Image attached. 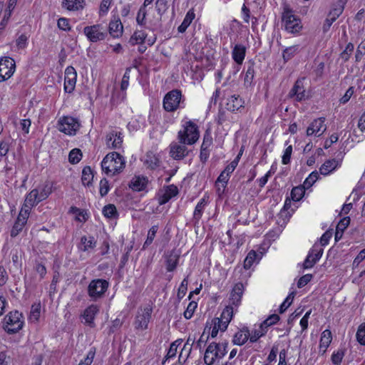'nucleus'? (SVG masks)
Listing matches in <instances>:
<instances>
[{
    "label": "nucleus",
    "mask_w": 365,
    "mask_h": 365,
    "mask_svg": "<svg viewBox=\"0 0 365 365\" xmlns=\"http://www.w3.org/2000/svg\"><path fill=\"white\" fill-rule=\"evenodd\" d=\"M124 158L117 152H112L106 155L101 163L102 170L107 175L120 173L125 168Z\"/></svg>",
    "instance_id": "nucleus-1"
},
{
    "label": "nucleus",
    "mask_w": 365,
    "mask_h": 365,
    "mask_svg": "<svg viewBox=\"0 0 365 365\" xmlns=\"http://www.w3.org/2000/svg\"><path fill=\"white\" fill-rule=\"evenodd\" d=\"M200 137L197 125L191 120L185 121L182 124V130L178 132L180 143L187 145L195 143Z\"/></svg>",
    "instance_id": "nucleus-2"
},
{
    "label": "nucleus",
    "mask_w": 365,
    "mask_h": 365,
    "mask_svg": "<svg viewBox=\"0 0 365 365\" xmlns=\"http://www.w3.org/2000/svg\"><path fill=\"white\" fill-rule=\"evenodd\" d=\"M227 344H217L211 343L207 346L204 361L207 365H212L215 363L216 359H222L227 354Z\"/></svg>",
    "instance_id": "nucleus-3"
},
{
    "label": "nucleus",
    "mask_w": 365,
    "mask_h": 365,
    "mask_svg": "<svg viewBox=\"0 0 365 365\" xmlns=\"http://www.w3.org/2000/svg\"><path fill=\"white\" fill-rule=\"evenodd\" d=\"M4 329L8 334H15L21 330L24 325L22 314L18 311L10 312L4 317Z\"/></svg>",
    "instance_id": "nucleus-4"
},
{
    "label": "nucleus",
    "mask_w": 365,
    "mask_h": 365,
    "mask_svg": "<svg viewBox=\"0 0 365 365\" xmlns=\"http://www.w3.org/2000/svg\"><path fill=\"white\" fill-rule=\"evenodd\" d=\"M108 288V282L102 279L92 280L88 287V294L93 301L103 297Z\"/></svg>",
    "instance_id": "nucleus-5"
},
{
    "label": "nucleus",
    "mask_w": 365,
    "mask_h": 365,
    "mask_svg": "<svg viewBox=\"0 0 365 365\" xmlns=\"http://www.w3.org/2000/svg\"><path fill=\"white\" fill-rule=\"evenodd\" d=\"M282 21L287 31L292 34L298 33L302 28L299 19L292 14V11L284 8L282 14Z\"/></svg>",
    "instance_id": "nucleus-6"
},
{
    "label": "nucleus",
    "mask_w": 365,
    "mask_h": 365,
    "mask_svg": "<svg viewBox=\"0 0 365 365\" xmlns=\"http://www.w3.org/2000/svg\"><path fill=\"white\" fill-rule=\"evenodd\" d=\"M182 94L178 90H173L168 92L163 98V108L166 111L173 112L179 107Z\"/></svg>",
    "instance_id": "nucleus-7"
},
{
    "label": "nucleus",
    "mask_w": 365,
    "mask_h": 365,
    "mask_svg": "<svg viewBox=\"0 0 365 365\" xmlns=\"http://www.w3.org/2000/svg\"><path fill=\"white\" fill-rule=\"evenodd\" d=\"M79 123L73 118L66 116L60 119L58 124V130L67 135H75L79 129Z\"/></svg>",
    "instance_id": "nucleus-8"
},
{
    "label": "nucleus",
    "mask_w": 365,
    "mask_h": 365,
    "mask_svg": "<svg viewBox=\"0 0 365 365\" xmlns=\"http://www.w3.org/2000/svg\"><path fill=\"white\" fill-rule=\"evenodd\" d=\"M15 61L10 57H3L0 59V82L9 79L15 71Z\"/></svg>",
    "instance_id": "nucleus-9"
},
{
    "label": "nucleus",
    "mask_w": 365,
    "mask_h": 365,
    "mask_svg": "<svg viewBox=\"0 0 365 365\" xmlns=\"http://www.w3.org/2000/svg\"><path fill=\"white\" fill-rule=\"evenodd\" d=\"M83 33L92 42L103 40L106 36V33L103 31L100 24L86 26L83 29Z\"/></svg>",
    "instance_id": "nucleus-10"
},
{
    "label": "nucleus",
    "mask_w": 365,
    "mask_h": 365,
    "mask_svg": "<svg viewBox=\"0 0 365 365\" xmlns=\"http://www.w3.org/2000/svg\"><path fill=\"white\" fill-rule=\"evenodd\" d=\"M325 118H319L314 120L308 126L306 134L307 136L314 135L319 137L327 130V125L324 123Z\"/></svg>",
    "instance_id": "nucleus-11"
},
{
    "label": "nucleus",
    "mask_w": 365,
    "mask_h": 365,
    "mask_svg": "<svg viewBox=\"0 0 365 365\" xmlns=\"http://www.w3.org/2000/svg\"><path fill=\"white\" fill-rule=\"evenodd\" d=\"M152 309L146 307L138 311L135 317V326L136 329H145L148 327V322L151 317Z\"/></svg>",
    "instance_id": "nucleus-12"
},
{
    "label": "nucleus",
    "mask_w": 365,
    "mask_h": 365,
    "mask_svg": "<svg viewBox=\"0 0 365 365\" xmlns=\"http://www.w3.org/2000/svg\"><path fill=\"white\" fill-rule=\"evenodd\" d=\"M77 73L73 66H68L65 71L64 90L66 93H72L75 89Z\"/></svg>",
    "instance_id": "nucleus-13"
},
{
    "label": "nucleus",
    "mask_w": 365,
    "mask_h": 365,
    "mask_svg": "<svg viewBox=\"0 0 365 365\" xmlns=\"http://www.w3.org/2000/svg\"><path fill=\"white\" fill-rule=\"evenodd\" d=\"M29 214L30 212H29V210L21 209L17 219L11 230V236L12 237L17 236L19 233L23 230L27 222Z\"/></svg>",
    "instance_id": "nucleus-14"
},
{
    "label": "nucleus",
    "mask_w": 365,
    "mask_h": 365,
    "mask_svg": "<svg viewBox=\"0 0 365 365\" xmlns=\"http://www.w3.org/2000/svg\"><path fill=\"white\" fill-rule=\"evenodd\" d=\"M186 144L172 143L170 145V155L175 160H181L184 158L188 153Z\"/></svg>",
    "instance_id": "nucleus-15"
},
{
    "label": "nucleus",
    "mask_w": 365,
    "mask_h": 365,
    "mask_svg": "<svg viewBox=\"0 0 365 365\" xmlns=\"http://www.w3.org/2000/svg\"><path fill=\"white\" fill-rule=\"evenodd\" d=\"M106 145L109 148L116 149L121 147L123 143L122 134L120 132L111 131L106 138Z\"/></svg>",
    "instance_id": "nucleus-16"
},
{
    "label": "nucleus",
    "mask_w": 365,
    "mask_h": 365,
    "mask_svg": "<svg viewBox=\"0 0 365 365\" xmlns=\"http://www.w3.org/2000/svg\"><path fill=\"white\" fill-rule=\"evenodd\" d=\"M289 96L297 101H301L306 98L305 89L301 80L296 81L293 88L289 91Z\"/></svg>",
    "instance_id": "nucleus-17"
},
{
    "label": "nucleus",
    "mask_w": 365,
    "mask_h": 365,
    "mask_svg": "<svg viewBox=\"0 0 365 365\" xmlns=\"http://www.w3.org/2000/svg\"><path fill=\"white\" fill-rule=\"evenodd\" d=\"M40 202L41 200L38 197V192L34 189L26 195L21 209H27L29 210V212H30L31 207L36 205Z\"/></svg>",
    "instance_id": "nucleus-18"
},
{
    "label": "nucleus",
    "mask_w": 365,
    "mask_h": 365,
    "mask_svg": "<svg viewBox=\"0 0 365 365\" xmlns=\"http://www.w3.org/2000/svg\"><path fill=\"white\" fill-rule=\"evenodd\" d=\"M243 284L242 283H237L235 285L231 294H230V304L235 307H238L240 304L241 299L243 294Z\"/></svg>",
    "instance_id": "nucleus-19"
},
{
    "label": "nucleus",
    "mask_w": 365,
    "mask_h": 365,
    "mask_svg": "<svg viewBox=\"0 0 365 365\" xmlns=\"http://www.w3.org/2000/svg\"><path fill=\"white\" fill-rule=\"evenodd\" d=\"M123 26L119 18H115L110 21L109 24V34L113 38H118L123 34Z\"/></svg>",
    "instance_id": "nucleus-20"
},
{
    "label": "nucleus",
    "mask_w": 365,
    "mask_h": 365,
    "mask_svg": "<svg viewBox=\"0 0 365 365\" xmlns=\"http://www.w3.org/2000/svg\"><path fill=\"white\" fill-rule=\"evenodd\" d=\"M99 308L96 304H91L86 309L83 313V318L86 324L91 327H94L93 320L96 315L98 313Z\"/></svg>",
    "instance_id": "nucleus-21"
},
{
    "label": "nucleus",
    "mask_w": 365,
    "mask_h": 365,
    "mask_svg": "<svg viewBox=\"0 0 365 365\" xmlns=\"http://www.w3.org/2000/svg\"><path fill=\"white\" fill-rule=\"evenodd\" d=\"M339 162L335 159L326 160L319 168V173L323 175H328L339 166Z\"/></svg>",
    "instance_id": "nucleus-22"
},
{
    "label": "nucleus",
    "mask_w": 365,
    "mask_h": 365,
    "mask_svg": "<svg viewBox=\"0 0 365 365\" xmlns=\"http://www.w3.org/2000/svg\"><path fill=\"white\" fill-rule=\"evenodd\" d=\"M179 257V252L175 250H172L169 254L165 255L166 269L168 272H172L175 269Z\"/></svg>",
    "instance_id": "nucleus-23"
},
{
    "label": "nucleus",
    "mask_w": 365,
    "mask_h": 365,
    "mask_svg": "<svg viewBox=\"0 0 365 365\" xmlns=\"http://www.w3.org/2000/svg\"><path fill=\"white\" fill-rule=\"evenodd\" d=\"M343 9L341 8H336L331 10L327 19L324 21L323 25V31L324 32H327L331 24L336 21V19L341 14Z\"/></svg>",
    "instance_id": "nucleus-24"
},
{
    "label": "nucleus",
    "mask_w": 365,
    "mask_h": 365,
    "mask_svg": "<svg viewBox=\"0 0 365 365\" xmlns=\"http://www.w3.org/2000/svg\"><path fill=\"white\" fill-rule=\"evenodd\" d=\"M246 53V48L242 44H236L232 51V56L233 60L237 64H242Z\"/></svg>",
    "instance_id": "nucleus-25"
},
{
    "label": "nucleus",
    "mask_w": 365,
    "mask_h": 365,
    "mask_svg": "<svg viewBox=\"0 0 365 365\" xmlns=\"http://www.w3.org/2000/svg\"><path fill=\"white\" fill-rule=\"evenodd\" d=\"M96 244L97 241L93 236L84 235L81 238V245L79 246V249L83 252H86L89 250H93L95 248Z\"/></svg>",
    "instance_id": "nucleus-26"
},
{
    "label": "nucleus",
    "mask_w": 365,
    "mask_h": 365,
    "mask_svg": "<svg viewBox=\"0 0 365 365\" xmlns=\"http://www.w3.org/2000/svg\"><path fill=\"white\" fill-rule=\"evenodd\" d=\"M332 340L331 332L329 329L324 330L321 336L319 343V351L325 353Z\"/></svg>",
    "instance_id": "nucleus-27"
},
{
    "label": "nucleus",
    "mask_w": 365,
    "mask_h": 365,
    "mask_svg": "<svg viewBox=\"0 0 365 365\" xmlns=\"http://www.w3.org/2000/svg\"><path fill=\"white\" fill-rule=\"evenodd\" d=\"M249 336V329L247 328H243L235 334L232 342L234 344L238 346L243 345L248 340V339H250Z\"/></svg>",
    "instance_id": "nucleus-28"
},
{
    "label": "nucleus",
    "mask_w": 365,
    "mask_h": 365,
    "mask_svg": "<svg viewBox=\"0 0 365 365\" xmlns=\"http://www.w3.org/2000/svg\"><path fill=\"white\" fill-rule=\"evenodd\" d=\"M242 106L243 101L239 96L233 95L227 99V109L229 110L234 112L238 110Z\"/></svg>",
    "instance_id": "nucleus-29"
},
{
    "label": "nucleus",
    "mask_w": 365,
    "mask_h": 365,
    "mask_svg": "<svg viewBox=\"0 0 365 365\" xmlns=\"http://www.w3.org/2000/svg\"><path fill=\"white\" fill-rule=\"evenodd\" d=\"M144 165L150 170L156 169L159 165V159L157 154L150 151L146 154Z\"/></svg>",
    "instance_id": "nucleus-30"
},
{
    "label": "nucleus",
    "mask_w": 365,
    "mask_h": 365,
    "mask_svg": "<svg viewBox=\"0 0 365 365\" xmlns=\"http://www.w3.org/2000/svg\"><path fill=\"white\" fill-rule=\"evenodd\" d=\"M178 193V187L174 185H170L165 187L164 193L161 196V205L168 202L172 197L176 196Z\"/></svg>",
    "instance_id": "nucleus-31"
},
{
    "label": "nucleus",
    "mask_w": 365,
    "mask_h": 365,
    "mask_svg": "<svg viewBox=\"0 0 365 365\" xmlns=\"http://www.w3.org/2000/svg\"><path fill=\"white\" fill-rule=\"evenodd\" d=\"M195 17V14L193 11V9H190L187 13L186 14L183 21L182 24L178 26V31L180 33H183L186 31L187 27L190 25L192 21Z\"/></svg>",
    "instance_id": "nucleus-32"
},
{
    "label": "nucleus",
    "mask_w": 365,
    "mask_h": 365,
    "mask_svg": "<svg viewBox=\"0 0 365 365\" xmlns=\"http://www.w3.org/2000/svg\"><path fill=\"white\" fill-rule=\"evenodd\" d=\"M83 0H64L63 6L70 11L79 10L83 7Z\"/></svg>",
    "instance_id": "nucleus-33"
},
{
    "label": "nucleus",
    "mask_w": 365,
    "mask_h": 365,
    "mask_svg": "<svg viewBox=\"0 0 365 365\" xmlns=\"http://www.w3.org/2000/svg\"><path fill=\"white\" fill-rule=\"evenodd\" d=\"M299 51V45H293L283 51L282 57L284 61L292 59Z\"/></svg>",
    "instance_id": "nucleus-34"
},
{
    "label": "nucleus",
    "mask_w": 365,
    "mask_h": 365,
    "mask_svg": "<svg viewBox=\"0 0 365 365\" xmlns=\"http://www.w3.org/2000/svg\"><path fill=\"white\" fill-rule=\"evenodd\" d=\"M34 190H38L41 202L46 199L52 192L51 186L48 182L45 183L43 185L39 186Z\"/></svg>",
    "instance_id": "nucleus-35"
},
{
    "label": "nucleus",
    "mask_w": 365,
    "mask_h": 365,
    "mask_svg": "<svg viewBox=\"0 0 365 365\" xmlns=\"http://www.w3.org/2000/svg\"><path fill=\"white\" fill-rule=\"evenodd\" d=\"M93 179V174L91 167L86 166L83 169L81 180L84 185L89 186Z\"/></svg>",
    "instance_id": "nucleus-36"
},
{
    "label": "nucleus",
    "mask_w": 365,
    "mask_h": 365,
    "mask_svg": "<svg viewBox=\"0 0 365 365\" xmlns=\"http://www.w3.org/2000/svg\"><path fill=\"white\" fill-rule=\"evenodd\" d=\"M145 186V179L140 177L134 178L130 182V187L135 191H140Z\"/></svg>",
    "instance_id": "nucleus-37"
},
{
    "label": "nucleus",
    "mask_w": 365,
    "mask_h": 365,
    "mask_svg": "<svg viewBox=\"0 0 365 365\" xmlns=\"http://www.w3.org/2000/svg\"><path fill=\"white\" fill-rule=\"evenodd\" d=\"M233 307L232 305L227 306L222 311L220 320L224 321L225 323H230L233 317Z\"/></svg>",
    "instance_id": "nucleus-38"
},
{
    "label": "nucleus",
    "mask_w": 365,
    "mask_h": 365,
    "mask_svg": "<svg viewBox=\"0 0 365 365\" xmlns=\"http://www.w3.org/2000/svg\"><path fill=\"white\" fill-rule=\"evenodd\" d=\"M207 205V200L205 197L202 198L198 203L197 204L195 210H194V218L197 220H199L202 215L204 208Z\"/></svg>",
    "instance_id": "nucleus-39"
},
{
    "label": "nucleus",
    "mask_w": 365,
    "mask_h": 365,
    "mask_svg": "<svg viewBox=\"0 0 365 365\" xmlns=\"http://www.w3.org/2000/svg\"><path fill=\"white\" fill-rule=\"evenodd\" d=\"M305 187L303 185L294 187L291 191V198L294 201L300 200L304 195Z\"/></svg>",
    "instance_id": "nucleus-40"
},
{
    "label": "nucleus",
    "mask_w": 365,
    "mask_h": 365,
    "mask_svg": "<svg viewBox=\"0 0 365 365\" xmlns=\"http://www.w3.org/2000/svg\"><path fill=\"white\" fill-rule=\"evenodd\" d=\"M145 39V35L143 31H135L130 37L129 43L131 45H135L142 43Z\"/></svg>",
    "instance_id": "nucleus-41"
},
{
    "label": "nucleus",
    "mask_w": 365,
    "mask_h": 365,
    "mask_svg": "<svg viewBox=\"0 0 365 365\" xmlns=\"http://www.w3.org/2000/svg\"><path fill=\"white\" fill-rule=\"evenodd\" d=\"M41 314V304H34L31 306L29 319L34 322L38 321Z\"/></svg>",
    "instance_id": "nucleus-42"
},
{
    "label": "nucleus",
    "mask_w": 365,
    "mask_h": 365,
    "mask_svg": "<svg viewBox=\"0 0 365 365\" xmlns=\"http://www.w3.org/2000/svg\"><path fill=\"white\" fill-rule=\"evenodd\" d=\"M319 178V173L317 171H313L312 173H311L309 174V175L305 179L304 183H303V187H305V189H309L310 188L314 183L315 182L318 180Z\"/></svg>",
    "instance_id": "nucleus-43"
},
{
    "label": "nucleus",
    "mask_w": 365,
    "mask_h": 365,
    "mask_svg": "<svg viewBox=\"0 0 365 365\" xmlns=\"http://www.w3.org/2000/svg\"><path fill=\"white\" fill-rule=\"evenodd\" d=\"M82 157V153L80 149L74 148L73 149L68 155V160L72 164L78 163Z\"/></svg>",
    "instance_id": "nucleus-44"
},
{
    "label": "nucleus",
    "mask_w": 365,
    "mask_h": 365,
    "mask_svg": "<svg viewBox=\"0 0 365 365\" xmlns=\"http://www.w3.org/2000/svg\"><path fill=\"white\" fill-rule=\"evenodd\" d=\"M103 213L108 218H114L117 215V210L114 205L108 204L103 207Z\"/></svg>",
    "instance_id": "nucleus-45"
},
{
    "label": "nucleus",
    "mask_w": 365,
    "mask_h": 365,
    "mask_svg": "<svg viewBox=\"0 0 365 365\" xmlns=\"http://www.w3.org/2000/svg\"><path fill=\"white\" fill-rule=\"evenodd\" d=\"M323 254V248L321 247L319 244H314L312 248L309 252L308 255L315 257L316 259H319Z\"/></svg>",
    "instance_id": "nucleus-46"
},
{
    "label": "nucleus",
    "mask_w": 365,
    "mask_h": 365,
    "mask_svg": "<svg viewBox=\"0 0 365 365\" xmlns=\"http://www.w3.org/2000/svg\"><path fill=\"white\" fill-rule=\"evenodd\" d=\"M296 292H292L282 302L279 307V312L283 313L292 304Z\"/></svg>",
    "instance_id": "nucleus-47"
},
{
    "label": "nucleus",
    "mask_w": 365,
    "mask_h": 365,
    "mask_svg": "<svg viewBox=\"0 0 365 365\" xmlns=\"http://www.w3.org/2000/svg\"><path fill=\"white\" fill-rule=\"evenodd\" d=\"M178 341H175L170 345L168 352L165 356L164 362L175 356L178 344H180V342H179L178 344Z\"/></svg>",
    "instance_id": "nucleus-48"
},
{
    "label": "nucleus",
    "mask_w": 365,
    "mask_h": 365,
    "mask_svg": "<svg viewBox=\"0 0 365 365\" xmlns=\"http://www.w3.org/2000/svg\"><path fill=\"white\" fill-rule=\"evenodd\" d=\"M158 230V225H154L150 229V230L148 231V233L147 239L143 245L144 248L153 242Z\"/></svg>",
    "instance_id": "nucleus-49"
},
{
    "label": "nucleus",
    "mask_w": 365,
    "mask_h": 365,
    "mask_svg": "<svg viewBox=\"0 0 365 365\" xmlns=\"http://www.w3.org/2000/svg\"><path fill=\"white\" fill-rule=\"evenodd\" d=\"M197 302H193V301L190 302L188 304L186 310L184 312V317L185 319H189L192 317V315L195 312V310L197 308Z\"/></svg>",
    "instance_id": "nucleus-50"
},
{
    "label": "nucleus",
    "mask_w": 365,
    "mask_h": 365,
    "mask_svg": "<svg viewBox=\"0 0 365 365\" xmlns=\"http://www.w3.org/2000/svg\"><path fill=\"white\" fill-rule=\"evenodd\" d=\"M265 335V331H262L259 327L252 330V332H250V341L251 342H256L260 337Z\"/></svg>",
    "instance_id": "nucleus-51"
},
{
    "label": "nucleus",
    "mask_w": 365,
    "mask_h": 365,
    "mask_svg": "<svg viewBox=\"0 0 365 365\" xmlns=\"http://www.w3.org/2000/svg\"><path fill=\"white\" fill-rule=\"evenodd\" d=\"M257 254L255 251H250L244 261V267L250 269L255 260Z\"/></svg>",
    "instance_id": "nucleus-52"
},
{
    "label": "nucleus",
    "mask_w": 365,
    "mask_h": 365,
    "mask_svg": "<svg viewBox=\"0 0 365 365\" xmlns=\"http://www.w3.org/2000/svg\"><path fill=\"white\" fill-rule=\"evenodd\" d=\"M255 70L252 66H250L245 73V84L249 86L252 83L254 78Z\"/></svg>",
    "instance_id": "nucleus-53"
},
{
    "label": "nucleus",
    "mask_w": 365,
    "mask_h": 365,
    "mask_svg": "<svg viewBox=\"0 0 365 365\" xmlns=\"http://www.w3.org/2000/svg\"><path fill=\"white\" fill-rule=\"evenodd\" d=\"M356 339L361 345H365V324L359 326L356 332Z\"/></svg>",
    "instance_id": "nucleus-54"
},
{
    "label": "nucleus",
    "mask_w": 365,
    "mask_h": 365,
    "mask_svg": "<svg viewBox=\"0 0 365 365\" xmlns=\"http://www.w3.org/2000/svg\"><path fill=\"white\" fill-rule=\"evenodd\" d=\"M109 191L108 181L103 178L100 182V194L102 197L106 195Z\"/></svg>",
    "instance_id": "nucleus-55"
},
{
    "label": "nucleus",
    "mask_w": 365,
    "mask_h": 365,
    "mask_svg": "<svg viewBox=\"0 0 365 365\" xmlns=\"http://www.w3.org/2000/svg\"><path fill=\"white\" fill-rule=\"evenodd\" d=\"M212 143V138L210 133L207 131L205 133L201 148L208 149Z\"/></svg>",
    "instance_id": "nucleus-56"
},
{
    "label": "nucleus",
    "mask_w": 365,
    "mask_h": 365,
    "mask_svg": "<svg viewBox=\"0 0 365 365\" xmlns=\"http://www.w3.org/2000/svg\"><path fill=\"white\" fill-rule=\"evenodd\" d=\"M130 70H131V68H128L123 76L121 85H120V88L123 91L125 90L128 86V82H129V78H130L129 73H130Z\"/></svg>",
    "instance_id": "nucleus-57"
},
{
    "label": "nucleus",
    "mask_w": 365,
    "mask_h": 365,
    "mask_svg": "<svg viewBox=\"0 0 365 365\" xmlns=\"http://www.w3.org/2000/svg\"><path fill=\"white\" fill-rule=\"evenodd\" d=\"M318 260L319 259H316L315 257L312 256L307 255L304 262L303 267L304 269L312 268Z\"/></svg>",
    "instance_id": "nucleus-58"
},
{
    "label": "nucleus",
    "mask_w": 365,
    "mask_h": 365,
    "mask_svg": "<svg viewBox=\"0 0 365 365\" xmlns=\"http://www.w3.org/2000/svg\"><path fill=\"white\" fill-rule=\"evenodd\" d=\"M292 153V146L289 145L284 150V155L282 156V163L284 165H287L290 161L291 155Z\"/></svg>",
    "instance_id": "nucleus-59"
},
{
    "label": "nucleus",
    "mask_w": 365,
    "mask_h": 365,
    "mask_svg": "<svg viewBox=\"0 0 365 365\" xmlns=\"http://www.w3.org/2000/svg\"><path fill=\"white\" fill-rule=\"evenodd\" d=\"M312 274H305L299 278L297 282V287L299 288H302L304 287L306 284H307L312 279Z\"/></svg>",
    "instance_id": "nucleus-60"
},
{
    "label": "nucleus",
    "mask_w": 365,
    "mask_h": 365,
    "mask_svg": "<svg viewBox=\"0 0 365 365\" xmlns=\"http://www.w3.org/2000/svg\"><path fill=\"white\" fill-rule=\"evenodd\" d=\"M187 284H188L187 280L186 278H185L182 281V282H181V284H180V285L179 287L178 294V297L180 298V297H184V295L185 294V293L187 292Z\"/></svg>",
    "instance_id": "nucleus-61"
},
{
    "label": "nucleus",
    "mask_w": 365,
    "mask_h": 365,
    "mask_svg": "<svg viewBox=\"0 0 365 365\" xmlns=\"http://www.w3.org/2000/svg\"><path fill=\"white\" fill-rule=\"evenodd\" d=\"M28 37L25 34H21L16 39V46L19 48H24L26 46Z\"/></svg>",
    "instance_id": "nucleus-62"
},
{
    "label": "nucleus",
    "mask_w": 365,
    "mask_h": 365,
    "mask_svg": "<svg viewBox=\"0 0 365 365\" xmlns=\"http://www.w3.org/2000/svg\"><path fill=\"white\" fill-rule=\"evenodd\" d=\"M58 27L63 31H68L71 29L68 19L65 18H60L58 20Z\"/></svg>",
    "instance_id": "nucleus-63"
},
{
    "label": "nucleus",
    "mask_w": 365,
    "mask_h": 365,
    "mask_svg": "<svg viewBox=\"0 0 365 365\" xmlns=\"http://www.w3.org/2000/svg\"><path fill=\"white\" fill-rule=\"evenodd\" d=\"M354 88L353 87H350L349 88L345 94L340 99V103H342V104H344L346 103H347L349 99L351 98V96L354 94Z\"/></svg>",
    "instance_id": "nucleus-64"
}]
</instances>
